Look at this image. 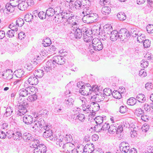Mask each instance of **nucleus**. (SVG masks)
<instances>
[{"label":"nucleus","mask_w":153,"mask_h":153,"mask_svg":"<svg viewBox=\"0 0 153 153\" xmlns=\"http://www.w3.org/2000/svg\"><path fill=\"white\" fill-rule=\"evenodd\" d=\"M18 93L20 97L18 99L19 105H18V111L17 114L19 116H22L27 111V103L25 100L21 98V97H26L28 95V93H27L26 89L23 88L19 90Z\"/></svg>","instance_id":"f257e3e1"},{"label":"nucleus","mask_w":153,"mask_h":153,"mask_svg":"<svg viewBox=\"0 0 153 153\" xmlns=\"http://www.w3.org/2000/svg\"><path fill=\"white\" fill-rule=\"evenodd\" d=\"M64 137L61 136L59 138L57 139L56 144L61 147L63 151L67 150L69 152H72L75 149V145L71 143L66 142L64 143Z\"/></svg>","instance_id":"f03ea898"},{"label":"nucleus","mask_w":153,"mask_h":153,"mask_svg":"<svg viewBox=\"0 0 153 153\" xmlns=\"http://www.w3.org/2000/svg\"><path fill=\"white\" fill-rule=\"evenodd\" d=\"M47 124L46 123L44 120L40 118L39 119L37 118L36 120L34 121V123L31 125L33 131L35 132L39 131L41 129H42L45 127Z\"/></svg>","instance_id":"7ed1b4c3"},{"label":"nucleus","mask_w":153,"mask_h":153,"mask_svg":"<svg viewBox=\"0 0 153 153\" xmlns=\"http://www.w3.org/2000/svg\"><path fill=\"white\" fill-rule=\"evenodd\" d=\"M10 3H7L5 5L6 10L9 12H12L14 10V7L18 6L19 0H10Z\"/></svg>","instance_id":"20e7f679"},{"label":"nucleus","mask_w":153,"mask_h":153,"mask_svg":"<svg viewBox=\"0 0 153 153\" xmlns=\"http://www.w3.org/2000/svg\"><path fill=\"white\" fill-rule=\"evenodd\" d=\"M92 43L93 48L94 50L99 51L103 49V45L98 39H93L92 40Z\"/></svg>","instance_id":"39448f33"},{"label":"nucleus","mask_w":153,"mask_h":153,"mask_svg":"<svg viewBox=\"0 0 153 153\" xmlns=\"http://www.w3.org/2000/svg\"><path fill=\"white\" fill-rule=\"evenodd\" d=\"M52 62V63L55 65V67L57 65H62L65 62V58L62 56H57L53 57L52 59H51Z\"/></svg>","instance_id":"423d86ee"},{"label":"nucleus","mask_w":153,"mask_h":153,"mask_svg":"<svg viewBox=\"0 0 153 153\" xmlns=\"http://www.w3.org/2000/svg\"><path fill=\"white\" fill-rule=\"evenodd\" d=\"M88 14L87 16H83L82 18L83 21L85 23L89 24L94 22L97 19L94 16V14Z\"/></svg>","instance_id":"0eeeda50"},{"label":"nucleus","mask_w":153,"mask_h":153,"mask_svg":"<svg viewBox=\"0 0 153 153\" xmlns=\"http://www.w3.org/2000/svg\"><path fill=\"white\" fill-rule=\"evenodd\" d=\"M79 102H82V109L85 113L86 114L88 113L89 111V105L88 104V101L84 97H80L79 98Z\"/></svg>","instance_id":"6e6552de"},{"label":"nucleus","mask_w":153,"mask_h":153,"mask_svg":"<svg viewBox=\"0 0 153 153\" xmlns=\"http://www.w3.org/2000/svg\"><path fill=\"white\" fill-rule=\"evenodd\" d=\"M129 32L125 28H123L120 29L119 33V38L122 41L126 39H127V38L130 35Z\"/></svg>","instance_id":"1a4fd4ad"},{"label":"nucleus","mask_w":153,"mask_h":153,"mask_svg":"<svg viewBox=\"0 0 153 153\" xmlns=\"http://www.w3.org/2000/svg\"><path fill=\"white\" fill-rule=\"evenodd\" d=\"M88 29L87 28L84 27H83L81 29L79 28L76 29L74 31L75 38L79 39L81 38L82 36V34H83V33H87L88 32Z\"/></svg>","instance_id":"9d476101"},{"label":"nucleus","mask_w":153,"mask_h":153,"mask_svg":"<svg viewBox=\"0 0 153 153\" xmlns=\"http://www.w3.org/2000/svg\"><path fill=\"white\" fill-rule=\"evenodd\" d=\"M89 107H87V108H89V111L86 114L91 113L92 111L94 113L95 112L98 111L100 108L99 104L96 102H92L91 103L90 105H89Z\"/></svg>","instance_id":"9b49d317"},{"label":"nucleus","mask_w":153,"mask_h":153,"mask_svg":"<svg viewBox=\"0 0 153 153\" xmlns=\"http://www.w3.org/2000/svg\"><path fill=\"white\" fill-rule=\"evenodd\" d=\"M33 148L35 149L33 153H45L46 151V147L43 144H39L38 146Z\"/></svg>","instance_id":"f8f14e48"},{"label":"nucleus","mask_w":153,"mask_h":153,"mask_svg":"<svg viewBox=\"0 0 153 153\" xmlns=\"http://www.w3.org/2000/svg\"><path fill=\"white\" fill-rule=\"evenodd\" d=\"M104 95V94H102L101 92L98 93L94 95L93 96H92L91 100L93 101L96 102H99L103 101L105 98Z\"/></svg>","instance_id":"ddd939ff"},{"label":"nucleus","mask_w":153,"mask_h":153,"mask_svg":"<svg viewBox=\"0 0 153 153\" xmlns=\"http://www.w3.org/2000/svg\"><path fill=\"white\" fill-rule=\"evenodd\" d=\"M62 13L66 25L69 23L70 22L69 20L71 19L72 17H74V16L71 14V13L68 11V12L67 11H62Z\"/></svg>","instance_id":"4468645a"},{"label":"nucleus","mask_w":153,"mask_h":153,"mask_svg":"<svg viewBox=\"0 0 153 153\" xmlns=\"http://www.w3.org/2000/svg\"><path fill=\"white\" fill-rule=\"evenodd\" d=\"M89 85V84L88 85L85 86L84 88L79 89V92L82 95L87 96L91 94V87Z\"/></svg>","instance_id":"2eb2a0df"},{"label":"nucleus","mask_w":153,"mask_h":153,"mask_svg":"<svg viewBox=\"0 0 153 153\" xmlns=\"http://www.w3.org/2000/svg\"><path fill=\"white\" fill-rule=\"evenodd\" d=\"M51 128V126H49L48 124L45 126L43 129L45 131L44 132L43 135V136L44 137L47 138L51 137L52 134V132L50 129Z\"/></svg>","instance_id":"dca6fc26"},{"label":"nucleus","mask_w":153,"mask_h":153,"mask_svg":"<svg viewBox=\"0 0 153 153\" xmlns=\"http://www.w3.org/2000/svg\"><path fill=\"white\" fill-rule=\"evenodd\" d=\"M52 62L51 60H49L46 63V66L44 68H42L45 72H48L50 71L51 69L55 68V65L52 63Z\"/></svg>","instance_id":"f3484780"},{"label":"nucleus","mask_w":153,"mask_h":153,"mask_svg":"<svg viewBox=\"0 0 153 153\" xmlns=\"http://www.w3.org/2000/svg\"><path fill=\"white\" fill-rule=\"evenodd\" d=\"M73 7L71 8L72 10H74L75 9L77 10H81L84 8L85 6H86V4L82 5L80 1H76L73 4Z\"/></svg>","instance_id":"a211bd4d"},{"label":"nucleus","mask_w":153,"mask_h":153,"mask_svg":"<svg viewBox=\"0 0 153 153\" xmlns=\"http://www.w3.org/2000/svg\"><path fill=\"white\" fill-rule=\"evenodd\" d=\"M54 19L55 22L58 23H61L64 25H66L63 17L62 16V12L60 13H59L57 15H56L55 16Z\"/></svg>","instance_id":"6ab92c4d"},{"label":"nucleus","mask_w":153,"mask_h":153,"mask_svg":"<svg viewBox=\"0 0 153 153\" xmlns=\"http://www.w3.org/2000/svg\"><path fill=\"white\" fill-rule=\"evenodd\" d=\"M84 148V153H91L94 150V145L92 143L87 144Z\"/></svg>","instance_id":"aec40b11"},{"label":"nucleus","mask_w":153,"mask_h":153,"mask_svg":"<svg viewBox=\"0 0 153 153\" xmlns=\"http://www.w3.org/2000/svg\"><path fill=\"white\" fill-rule=\"evenodd\" d=\"M23 121L27 125L31 124L33 122V118L32 116L26 114L23 117Z\"/></svg>","instance_id":"412c9836"},{"label":"nucleus","mask_w":153,"mask_h":153,"mask_svg":"<svg viewBox=\"0 0 153 153\" xmlns=\"http://www.w3.org/2000/svg\"><path fill=\"white\" fill-rule=\"evenodd\" d=\"M74 102V99L69 97L66 98L64 100V103L66 106L70 107L73 105Z\"/></svg>","instance_id":"4be33fe9"},{"label":"nucleus","mask_w":153,"mask_h":153,"mask_svg":"<svg viewBox=\"0 0 153 153\" xmlns=\"http://www.w3.org/2000/svg\"><path fill=\"white\" fill-rule=\"evenodd\" d=\"M36 76H32L30 77L27 80V82L31 85H36L38 82V80Z\"/></svg>","instance_id":"5701e85b"},{"label":"nucleus","mask_w":153,"mask_h":153,"mask_svg":"<svg viewBox=\"0 0 153 153\" xmlns=\"http://www.w3.org/2000/svg\"><path fill=\"white\" fill-rule=\"evenodd\" d=\"M110 39L112 41L116 40L119 38V33L116 30H114L110 34Z\"/></svg>","instance_id":"b1692460"},{"label":"nucleus","mask_w":153,"mask_h":153,"mask_svg":"<svg viewBox=\"0 0 153 153\" xmlns=\"http://www.w3.org/2000/svg\"><path fill=\"white\" fill-rule=\"evenodd\" d=\"M13 73L11 70L8 69L5 71L2 75L3 76H5L7 79L10 80L13 78Z\"/></svg>","instance_id":"393cba45"},{"label":"nucleus","mask_w":153,"mask_h":153,"mask_svg":"<svg viewBox=\"0 0 153 153\" xmlns=\"http://www.w3.org/2000/svg\"><path fill=\"white\" fill-rule=\"evenodd\" d=\"M83 40L87 42L91 41L92 40V36L90 34L88 33V31L87 33H83Z\"/></svg>","instance_id":"a878e982"},{"label":"nucleus","mask_w":153,"mask_h":153,"mask_svg":"<svg viewBox=\"0 0 153 153\" xmlns=\"http://www.w3.org/2000/svg\"><path fill=\"white\" fill-rule=\"evenodd\" d=\"M102 13L105 15L109 14L111 12V9L108 6H104L102 7L101 9Z\"/></svg>","instance_id":"bb28decb"},{"label":"nucleus","mask_w":153,"mask_h":153,"mask_svg":"<svg viewBox=\"0 0 153 153\" xmlns=\"http://www.w3.org/2000/svg\"><path fill=\"white\" fill-rule=\"evenodd\" d=\"M44 74V71L42 68L41 69H39L36 70L34 75L35 76H36L38 78H41L42 77Z\"/></svg>","instance_id":"cd10ccee"},{"label":"nucleus","mask_w":153,"mask_h":153,"mask_svg":"<svg viewBox=\"0 0 153 153\" xmlns=\"http://www.w3.org/2000/svg\"><path fill=\"white\" fill-rule=\"evenodd\" d=\"M18 7L20 10H25L27 9L28 6L26 2L21 1L19 3Z\"/></svg>","instance_id":"c85d7f7f"},{"label":"nucleus","mask_w":153,"mask_h":153,"mask_svg":"<svg viewBox=\"0 0 153 153\" xmlns=\"http://www.w3.org/2000/svg\"><path fill=\"white\" fill-rule=\"evenodd\" d=\"M22 138L26 142H28L30 140L31 141V140L32 139L31 134L28 133H24L22 136Z\"/></svg>","instance_id":"c756f323"},{"label":"nucleus","mask_w":153,"mask_h":153,"mask_svg":"<svg viewBox=\"0 0 153 153\" xmlns=\"http://www.w3.org/2000/svg\"><path fill=\"white\" fill-rule=\"evenodd\" d=\"M137 100L139 102H144L146 100L145 96L143 94H138L136 97Z\"/></svg>","instance_id":"7c9ffc66"},{"label":"nucleus","mask_w":153,"mask_h":153,"mask_svg":"<svg viewBox=\"0 0 153 153\" xmlns=\"http://www.w3.org/2000/svg\"><path fill=\"white\" fill-rule=\"evenodd\" d=\"M117 126L116 124L111 125L109 126L108 131L110 133L114 134L116 131Z\"/></svg>","instance_id":"2f4dec72"},{"label":"nucleus","mask_w":153,"mask_h":153,"mask_svg":"<svg viewBox=\"0 0 153 153\" xmlns=\"http://www.w3.org/2000/svg\"><path fill=\"white\" fill-rule=\"evenodd\" d=\"M117 16L120 21L124 20L126 18V15L124 13L122 12L119 13L117 15Z\"/></svg>","instance_id":"473e14b6"},{"label":"nucleus","mask_w":153,"mask_h":153,"mask_svg":"<svg viewBox=\"0 0 153 153\" xmlns=\"http://www.w3.org/2000/svg\"><path fill=\"white\" fill-rule=\"evenodd\" d=\"M130 31L131 35L134 37L138 36L139 33V30L136 28H131Z\"/></svg>","instance_id":"72a5a7b5"},{"label":"nucleus","mask_w":153,"mask_h":153,"mask_svg":"<svg viewBox=\"0 0 153 153\" xmlns=\"http://www.w3.org/2000/svg\"><path fill=\"white\" fill-rule=\"evenodd\" d=\"M56 50V48L53 45H51L48 48L47 51L49 54H53L55 53V51Z\"/></svg>","instance_id":"f704fd0d"},{"label":"nucleus","mask_w":153,"mask_h":153,"mask_svg":"<svg viewBox=\"0 0 153 153\" xmlns=\"http://www.w3.org/2000/svg\"><path fill=\"white\" fill-rule=\"evenodd\" d=\"M55 10L52 8H49L46 11V15L49 17L52 16L55 14Z\"/></svg>","instance_id":"c9c22d12"},{"label":"nucleus","mask_w":153,"mask_h":153,"mask_svg":"<svg viewBox=\"0 0 153 153\" xmlns=\"http://www.w3.org/2000/svg\"><path fill=\"white\" fill-rule=\"evenodd\" d=\"M22 137V134L19 131L14 132L13 138L15 140H19V138Z\"/></svg>","instance_id":"e433bc0d"},{"label":"nucleus","mask_w":153,"mask_h":153,"mask_svg":"<svg viewBox=\"0 0 153 153\" xmlns=\"http://www.w3.org/2000/svg\"><path fill=\"white\" fill-rule=\"evenodd\" d=\"M143 113V111L140 108H137L135 110L134 114L137 117L141 116Z\"/></svg>","instance_id":"4c0bfd02"},{"label":"nucleus","mask_w":153,"mask_h":153,"mask_svg":"<svg viewBox=\"0 0 153 153\" xmlns=\"http://www.w3.org/2000/svg\"><path fill=\"white\" fill-rule=\"evenodd\" d=\"M91 87V93H95V94H96L100 92L102 90L99 88V87L97 85H94Z\"/></svg>","instance_id":"58836bf2"},{"label":"nucleus","mask_w":153,"mask_h":153,"mask_svg":"<svg viewBox=\"0 0 153 153\" xmlns=\"http://www.w3.org/2000/svg\"><path fill=\"white\" fill-rule=\"evenodd\" d=\"M51 43L50 39L49 38H47L43 40L42 44L44 46L47 47L50 45Z\"/></svg>","instance_id":"ea45409f"},{"label":"nucleus","mask_w":153,"mask_h":153,"mask_svg":"<svg viewBox=\"0 0 153 153\" xmlns=\"http://www.w3.org/2000/svg\"><path fill=\"white\" fill-rule=\"evenodd\" d=\"M136 102V100L134 97H131L129 98L127 100V104L130 105H133Z\"/></svg>","instance_id":"a19ab883"},{"label":"nucleus","mask_w":153,"mask_h":153,"mask_svg":"<svg viewBox=\"0 0 153 153\" xmlns=\"http://www.w3.org/2000/svg\"><path fill=\"white\" fill-rule=\"evenodd\" d=\"M145 36L144 34L140 33L137 37V41L139 43L142 42L145 40Z\"/></svg>","instance_id":"79ce46f5"},{"label":"nucleus","mask_w":153,"mask_h":153,"mask_svg":"<svg viewBox=\"0 0 153 153\" xmlns=\"http://www.w3.org/2000/svg\"><path fill=\"white\" fill-rule=\"evenodd\" d=\"M15 72L16 73L15 75L17 77L19 78L22 77L24 74V72L21 69L18 70Z\"/></svg>","instance_id":"37998d69"},{"label":"nucleus","mask_w":153,"mask_h":153,"mask_svg":"<svg viewBox=\"0 0 153 153\" xmlns=\"http://www.w3.org/2000/svg\"><path fill=\"white\" fill-rule=\"evenodd\" d=\"M72 26L71 28L74 31H75L76 29L79 28V25L78 24V21H76L75 22H73L71 24Z\"/></svg>","instance_id":"c03bdc74"},{"label":"nucleus","mask_w":153,"mask_h":153,"mask_svg":"<svg viewBox=\"0 0 153 153\" xmlns=\"http://www.w3.org/2000/svg\"><path fill=\"white\" fill-rule=\"evenodd\" d=\"M94 120L96 124H100L102 123L103 118L101 116H98L95 118Z\"/></svg>","instance_id":"a18cd8bd"},{"label":"nucleus","mask_w":153,"mask_h":153,"mask_svg":"<svg viewBox=\"0 0 153 153\" xmlns=\"http://www.w3.org/2000/svg\"><path fill=\"white\" fill-rule=\"evenodd\" d=\"M82 9H83V11L82 12V13L83 14V16H87V15L88 14L90 15L91 14H94L93 13H90V10L89 9V7H87L86 5V6H85L84 8H83Z\"/></svg>","instance_id":"49530a36"},{"label":"nucleus","mask_w":153,"mask_h":153,"mask_svg":"<svg viewBox=\"0 0 153 153\" xmlns=\"http://www.w3.org/2000/svg\"><path fill=\"white\" fill-rule=\"evenodd\" d=\"M64 140L66 142L71 143L73 141L72 136L70 134H67L65 137Z\"/></svg>","instance_id":"de8ad7c7"},{"label":"nucleus","mask_w":153,"mask_h":153,"mask_svg":"<svg viewBox=\"0 0 153 153\" xmlns=\"http://www.w3.org/2000/svg\"><path fill=\"white\" fill-rule=\"evenodd\" d=\"M113 96L116 99H120L121 97V95L118 91H114L112 93Z\"/></svg>","instance_id":"09e8293b"},{"label":"nucleus","mask_w":153,"mask_h":153,"mask_svg":"<svg viewBox=\"0 0 153 153\" xmlns=\"http://www.w3.org/2000/svg\"><path fill=\"white\" fill-rule=\"evenodd\" d=\"M75 119H78L81 122H83L85 120V117L84 114H79L74 117Z\"/></svg>","instance_id":"8fccbe9b"},{"label":"nucleus","mask_w":153,"mask_h":153,"mask_svg":"<svg viewBox=\"0 0 153 153\" xmlns=\"http://www.w3.org/2000/svg\"><path fill=\"white\" fill-rule=\"evenodd\" d=\"M18 26L16 24L15 25L14 23H12L9 25V27L12 31L16 32L18 30Z\"/></svg>","instance_id":"3c124183"},{"label":"nucleus","mask_w":153,"mask_h":153,"mask_svg":"<svg viewBox=\"0 0 153 153\" xmlns=\"http://www.w3.org/2000/svg\"><path fill=\"white\" fill-rule=\"evenodd\" d=\"M13 112V110L10 107H7L6 110V112L4 114L5 116L7 117L10 116Z\"/></svg>","instance_id":"603ef678"},{"label":"nucleus","mask_w":153,"mask_h":153,"mask_svg":"<svg viewBox=\"0 0 153 153\" xmlns=\"http://www.w3.org/2000/svg\"><path fill=\"white\" fill-rule=\"evenodd\" d=\"M24 23V21L23 19L21 18H19L16 21V24L18 27H22Z\"/></svg>","instance_id":"864d4df0"},{"label":"nucleus","mask_w":153,"mask_h":153,"mask_svg":"<svg viewBox=\"0 0 153 153\" xmlns=\"http://www.w3.org/2000/svg\"><path fill=\"white\" fill-rule=\"evenodd\" d=\"M37 99V96L35 94H32L29 96L27 99V100L30 102L34 101Z\"/></svg>","instance_id":"5fc2aeb1"},{"label":"nucleus","mask_w":153,"mask_h":153,"mask_svg":"<svg viewBox=\"0 0 153 153\" xmlns=\"http://www.w3.org/2000/svg\"><path fill=\"white\" fill-rule=\"evenodd\" d=\"M104 95L105 94L106 96H109L111 94H112L111 90L110 88H106L103 90Z\"/></svg>","instance_id":"6e6d98bb"},{"label":"nucleus","mask_w":153,"mask_h":153,"mask_svg":"<svg viewBox=\"0 0 153 153\" xmlns=\"http://www.w3.org/2000/svg\"><path fill=\"white\" fill-rule=\"evenodd\" d=\"M104 31L105 33L110 35L113 30H112V27L111 26L108 27H104Z\"/></svg>","instance_id":"4d7b16f0"},{"label":"nucleus","mask_w":153,"mask_h":153,"mask_svg":"<svg viewBox=\"0 0 153 153\" xmlns=\"http://www.w3.org/2000/svg\"><path fill=\"white\" fill-rule=\"evenodd\" d=\"M25 19L27 22L30 21L33 19V16L31 14L29 13L25 16Z\"/></svg>","instance_id":"13d9d810"},{"label":"nucleus","mask_w":153,"mask_h":153,"mask_svg":"<svg viewBox=\"0 0 153 153\" xmlns=\"http://www.w3.org/2000/svg\"><path fill=\"white\" fill-rule=\"evenodd\" d=\"M143 44L145 48H148L150 46L151 41L149 39H145L143 41Z\"/></svg>","instance_id":"bf43d9fd"},{"label":"nucleus","mask_w":153,"mask_h":153,"mask_svg":"<svg viewBox=\"0 0 153 153\" xmlns=\"http://www.w3.org/2000/svg\"><path fill=\"white\" fill-rule=\"evenodd\" d=\"M146 30L149 33H153V25L149 24L146 27Z\"/></svg>","instance_id":"052dcab7"},{"label":"nucleus","mask_w":153,"mask_h":153,"mask_svg":"<svg viewBox=\"0 0 153 153\" xmlns=\"http://www.w3.org/2000/svg\"><path fill=\"white\" fill-rule=\"evenodd\" d=\"M149 63L148 61H146L145 60L143 59L141 61L140 65L142 67L145 68L147 67Z\"/></svg>","instance_id":"680f3d73"},{"label":"nucleus","mask_w":153,"mask_h":153,"mask_svg":"<svg viewBox=\"0 0 153 153\" xmlns=\"http://www.w3.org/2000/svg\"><path fill=\"white\" fill-rule=\"evenodd\" d=\"M102 127L101 128V130L103 131H105L107 130H108V127H109V124L107 122H105L104 123H102Z\"/></svg>","instance_id":"e2e57ef3"},{"label":"nucleus","mask_w":153,"mask_h":153,"mask_svg":"<svg viewBox=\"0 0 153 153\" xmlns=\"http://www.w3.org/2000/svg\"><path fill=\"white\" fill-rule=\"evenodd\" d=\"M46 13L43 11H40L38 14V16L41 19H44L46 18Z\"/></svg>","instance_id":"0e129e2a"},{"label":"nucleus","mask_w":153,"mask_h":153,"mask_svg":"<svg viewBox=\"0 0 153 153\" xmlns=\"http://www.w3.org/2000/svg\"><path fill=\"white\" fill-rule=\"evenodd\" d=\"M146 72L144 69H142L139 71V75L142 77L146 76Z\"/></svg>","instance_id":"69168bd1"},{"label":"nucleus","mask_w":153,"mask_h":153,"mask_svg":"<svg viewBox=\"0 0 153 153\" xmlns=\"http://www.w3.org/2000/svg\"><path fill=\"white\" fill-rule=\"evenodd\" d=\"M130 149V146H127V147L122 148L120 149L121 152L122 153H127L128 152L129 149Z\"/></svg>","instance_id":"338daca9"},{"label":"nucleus","mask_w":153,"mask_h":153,"mask_svg":"<svg viewBox=\"0 0 153 153\" xmlns=\"http://www.w3.org/2000/svg\"><path fill=\"white\" fill-rule=\"evenodd\" d=\"M76 150L77 153H84V148L83 146L77 147Z\"/></svg>","instance_id":"774afa93"}]
</instances>
